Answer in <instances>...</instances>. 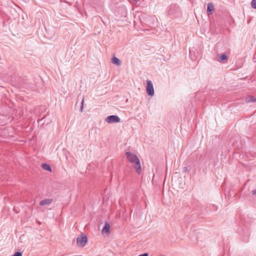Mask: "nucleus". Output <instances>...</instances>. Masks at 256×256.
<instances>
[{"instance_id": "obj_1", "label": "nucleus", "mask_w": 256, "mask_h": 256, "mask_svg": "<svg viewBox=\"0 0 256 256\" xmlns=\"http://www.w3.org/2000/svg\"><path fill=\"white\" fill-rule=\"evenodd\" d=\"M126 155L129 162L134 164V168L136 172L138 174H140L142 172V168L140 160L137 156L130 152H126Z\"/></svg>"}, {"instance_id": "obj_2", "label": "nucleus", "mask_w": 256, "mask_h": 256, "mask_svg": "<svg viewBox=\"0 0 256 256\" xmlns=\"http://www.w3.org/2000/svg\"><path fill=\"white\" fill-rule=\"evenodd\" d=\"M180 12V9L179 6L176 4L170 5L168 10V15L176 16Z\"/></svg>"}, {"instance_id": "obj_3", "label": "nucleus", "mask_w": 256, "mask_h": 256, "mask_svg": "<svg viewBox=\"0 0 256 256\" xmlns=\"http://www.w3.org/2000/svg\"><path fill=\"white\" fill-rule=\"evenodd\" d=\"M87 236L84 233L82 234L79 236L76 239L77 244L80 247H84L85 246L87 243Z\"/></svg>"}, {"instance_id": "obj_4", "label": "nucleus", "mask_w": 256, "mask_h": 256, "mask_svg": "<svg viewBox=\"0 0 256 256\" xmlns=\"http://www.w3.org/2000/svg\"><path fill=\"white\" fill-rule=\"evenodd\" d=\"M105 121L108 124L118 123L120 122V118L116 115H110L107 116Z\"/></svg>"}, {"instance_id": "obj_5", "label": "nucleus", "mask_w": 256, "mask_h": 256, "mask_svg": "<svg viewBox=\"0 0 256 256\" xmlns=\"http://www.w3.org/2000/svg\"><path fill=\"white\" fill-rule=\"evenodd\" d=\"M146 92L150 96H153L154 94L153 84L150 80L147 81Z\"/></svg>"}, {"instance_id": "obj_6", "label": "nucleus", "mask_w": 256, "mask_h": 256, "mask_svg": "<svg viewBox=\"0 0 256 256\" xmlns=\"http://www.w3.org/2000/svg\"><path fill=\"white\" fill-rule=\"evenodd\" d=\"M52 201L53 200L52 198H46L40 202V206L49 205L52 203Z\"/></svg>"}, {"instance_id": "obj_7", "label": "nucleus", "mask_w": 256, "mask_h": 256, "mask_svg": "<svg viewBox=\"0 0 256 256\" xmlns=\"http://www.w3.org/2000/svg\"><path fill=\"white\" fill-rule=\"evenodd\" d=\"M102 233L110 234V225L108 222H106L102 230Z\"/></svg>"}, {"instance_id": "obj_8", "label": "nucleus", "mask_w": 256, "mask_h": 256, "mask_svg": "<svg viewBox=\"0 0 256 256\" xmlns=\"http://www.w3.org/2000/svg\"><path fill=\"white\" fill-rule=\"evenodd\" d=\"M214 10V6L212 2H210L207 6V14L208 16L211 14Z\"/></svg>"}, {"instance_id": "obj_9", "label": "nucleus", "mask_w": 256, "mask_h": 256, "mask_svg": "<svg viewBox=\"0 0 256 256\" xmlns=\"http://www.w3.org/2000/svg\"><path fill=\"white\" fill-rule=\"evenodd\" d=\"M245 101L246 102H256V98H254L252 96L249 95L246 97Z\"/></svg>"}, {"instance_id": "obj_10", "label": "nucleus", "mask_w": 256, "mask_h": 256, "mask_svg": "<svg viewBox=\"0 0 256 256\" xmlns=\"http://www.w3.org/2000/svg\"><path fill=\"white\" fill-rule=\"evenodd\" d=\"M112 64L116 66H120L121 64V62L120 60L116 56H114L112 58Z\"/></svg>"}, {"instance_id": "obj_11", "label": "nucleus", "mask_w": 256, "mask_h": 256, "mask_svg": "<svg viewBox=\"0 0 256 256\" xmlns=\"http://www.w3.org/2000/svg\"><path fill=\"white\" fill-rule=\"evenodd\" d=\"M42 168L44 170H48V171H49V172H52V168H51V166L50 164H42Z\"/></svg>"}, {"instance_id": "obj_12", "label": "nucleus", "mask_w": 256, "mask_h": 256, "mask_svg": "<svg viewBox=\"0 0 256 256\" xmlns=\"http://www.w3.org/2000/svg\"><path fill=\"white\" fill-rule=\"evenodd\" d=\"M228 56L225 53H224L222 54L219 57H218V60L219 61H224L226 60H227Z\"/></svg>"}, {"instance_id": "obj_13", "label": "nucleus", "mask_w": 256, "mask_h": 256, "mask_svg": "<svg viewBox=\"0 0 256 256\" xmlns=\"http://www.w3.org/2000/svg\"><path fill=\"white\" fill-rule=\"evenodd\" d=\"M84 97H82V100L81 104H80V111L81 112H82V110L84 108Z\"/></svg>"}, {"instance_id": "obj_14", "label": "nucleus", "mask_w": 256, "mask_h": 256, "mask_svg": "<svg viewBox=\"0 0 256 256\" xmlns=\"http://www.w3.org/2000/svg\"><path fill=\"white\" fill-rule=\"evenodd\" d=\"M251 6L252 8L256 9V0H252Z\"/></svg>"}, {"instance_id": "obj_15", "label": "nucleus", "mask_w": 256, "mask_h": 256, "mask_svg": "<svg viewBox=\"0 0 256 256\" xmlns=\"http://www.w3.org/2000/svg\"><path fill=\"white\" fill-rule=\"evenodd\" d=\"M12 256H22V253L20 252H16Z\"/></svg>"}, {"instance_id": "obj_16", "label": "nucleus", "mask_w": 256, "mask_h": 256, "mask_svg": "<svg viewBox=\"0 0 256 256\" xmlns=\"http://www.w3.org/2000/svg\"><path fill=\"white\" fill-rule=\"evenodd\" d=\"M251 192L252 196H256V189L252 190Z\"/></svg>"}, {"instance_id": "obj_17", "label": "nucleus", "mask_w": 256, "mask_h": 256, "mask_svg": "<svg viewBox=\"0 0 256 256\" xmlns=\"http://www.w3.org/2000/svg\"><path fill=\"white\" fill-rule=\"evenodd\" d=\"M148 256V254L147 252H146V253L138 255V256Z\"/></svg>"}, {"instance_id": "obj_18", "label": "nucleus", "mask_w": 256, "mask_h": 256, "mask_svg": "<svg viewBox=\"0 0 256 256\" xmlns=\"http://www.w3.org/2000/svg\"><path fill=\"white\" fill-rule=\"evenodd\" d=\"M164 256V254H161V255H160V256Z\"/></svg>"}]
</instances>
